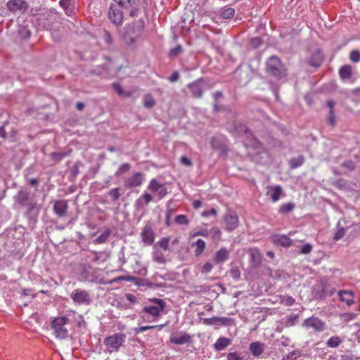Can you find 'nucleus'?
<instances>
[{"instance_id":"6ab92c4d","label":"nucleus","mask_w":360,"mask_h":360,"mask_svg":"<svg viewBox=\"0 0 360 360\" xmlns=\"http://www.w3.org/2000/svg\"><path fill=\"white\" fill-rule=\"evenodd\" d=\"M192 95L196 98H201L202 96L203 86L201 79H198L188 84Z\"/></svg>"},{"instance_id":"473e14b6","label":"nucleus","mask_w":360,"mask_h":360,"mask_svg":"<svg viewBox=\"0 0 360 360\" xmlns=\"http://www.w3.org/2000/svg\"><path fill=\"white\" fill-rule=\"evenodd\" d=\"M304 158L303 155H300L296 158H292L289 161L290 167L291 169H296L303 165Z\"/></svg>"},{"instance_id":"c756f323","label":"nucleus","mask_w":360,"mask_h":360,"mask_svg":"<svg viewBox=\"0 0 360 360\" xmlns=\"http://www.w3.org/2000/svg\"><path fill=\"white\" fill-rule=\"evenodd\" d=\"M60 5L64 8L67 15H71L74 13L75 7L71 3V0H60Z\"/></svg>"},{"instance_id":"1a4fd4ad","label":"nucleus","mask_w":360,"mask_h":360,"mask_svg":"<svg viewBox=\"0 0 360 360\" xmlns=\"http://www.w3.org/2000/svg\"><path fill=\"white\" fill-rule=\"evenodd\" d=\"M71 298L75 303L79 304L89 305L91 302V297L89 292L80 288L73 290Z\"/></svg>"},{"instance_id":"a878e982","label":"nucleus","mask_w":360,"mask_h":360,"mask_svg":"<svg viewBox=\"0 0 360 360\" xmlns=\"http://www.w3.org/2000/svg\"><path fill=\"white\" fill-rule=\"evenodd\" d=\"M231 341L229 338H219L217 340L214 345V347L217 351H222L229 345H230Z\"/></svg>"},{"instance_id":"4d7b16f0","label":"nucleus","mask_w":360,"mask_h":360,"mask_svg":"<svg viewBox=\"0 0 360 360\" xmlns=\"http://www.w3.org/2000/svg\"><path fill=\"white\" fill-rule=\"evenodd\" d=\"M181 51H182L181 46V45H178V46H176L174 49H172L169 51V56H176L179 54H180Z\"/></svg>"},{"instance_id":"3c124183","label":"nucleus","mask_w":360,"mask_h":360,"mask_svg":"<svg viewBox=\"0 0 360 360\" xmlns=\"http://www.w3.org/2000/svg\"><path fill=\"white\" fill-rule=\"evenodd\" d=\"M346 233V229L345 228H340L337 230L333 236L334 240H338L341 239Z\"/></svg>"},{"instance_id":"37998d69","label":"nucleus","mask_w":360,"mask_h":360,"mask_svg":"<svg viewBox=\"0 0 360 360\" xmlns=\"http://www.w3.org/2000/svg\"><path fill=\"white\" fill-rule=\"evenodd\" d=\"M341 342V340L340 339L339 337L338 336H333V337H331L330 338L328 341H327V345L329 347H338L340 343Z\"/></svg>"},{"instance_id":"6e6d98bb","label":"nucleus","mask_w":360,"mask_h":360,"mask_svg":"<svg viewBox=\"0 0 360 360\" xmlns=\"http://www.w3.org/2000/svg\"><path fill=\"white\" fill-rule=\"evenodd\" d=\"M198 236L207 238L208 237V232H207V231L206 229H200L197 230L196 231H195L192 234L193 237H195V236Z\"/></svg>"},{"instance_id":"423d86ee","label":"nucleus","mask_w":360,"mask_h":360,"mask_svg":"<svg viewBox=\"0 0 360 360\" xmlns=\"http://www.w3.org/2000/svg\"><path fill=\"white\" fill-rule=\"evenodd\" d=\"M150 302L153 303V304L146 305L143 308V312L155 317L159 316L166 307L165 302L162 299L154 298L150 300Z\"/></svg>"},{"instance_id":"bb28decb","label":"nucleus","mask_w":360,"mask_h":360,"mask_svg":"<svg viewBox=\"0 0 360 360\" xmlns=\"http://www.w3.org/2000/svg\"><path fill=\"white\" fill-rule=\"evenodd\" d=\"M273 242L276 245H280L283 247H289L292 245V240L286 236H280L273 238Z\"/></svg>"},{"instance_id":"603ef678","label":"nucleus","mask_w":360,"mask_h":360,"mask_svg":"<svg viewBox=\"0 0 360 360\" xmlns=\"http://www.w3.org/2000/svg\"><path fill=\"white\" fill-rule=\"evenodd\" d=\"M212 268H213L212 264L210 262H207L202 266L200 272L202 274H208V273L211 272V271L212 270Z\"/></svg>"},{"instance_id":"aec40b11","label":"nucleus","mask_w":360,"mask_h":360,"mask_svg":"<svg viewBox=\"0 0 360 360\" xmlns=\"http://www.w3.org/2000/svg\"><path fill=\"white\" fill-rule=\"evenodd\" d=\"M155 199L151 193L144 192L136 200L135 205L138 208H142L144 205H148L150 202Z\"/></svg>"},{"instance_id":"79ce46f5","label":"nucleus","mask_w":360,"mask_h":360,"mask_svg":"<svg viewBox=\"0 0 360 360\" xmlns=\"http://www.w3.org/2000/svg\"><path fill=\"white\" fill-rule=\"evenodd\" d=\"M250 141H251L250 143H248V142L245 143V146L247 148L251 147V148H254L256 149H260L262 148V143L260 141H259L258 140H257L256 139H255L254 137H252Z\"/></svg>"},{"instance_id":"f257e3e1","label":"nucleus","mask_w":360,"mask_h":360,"mask_svg":"<svg viewBox=\"0 0 360 360\" xmlns=\"http://www.w3.org/2000/svg\"><path fill=\"white\" fill-rule=\"evenodd\" d=\"M145 28L142 19L127 23L118 33L122 40L128 46H134L141 38Z\"/></svg>"},{"instance_id":"f3484780","label":"nucleus","mask_w":360,"mask_h":360,"mask_svg":"<svg viewBox=\"0 0 360 360\" xmlns=\"http://www.w3.org/2000/svg\"><path fill=\"white\" fill-rule=\"evenodd\" d=\"M191 336L186 333H172L169 338V341L174 345H184L191 341Z\"/></svg>"},{"instance_id":"6e6552de","label":"nucleus","mask_w":360,"mask_h":360,"mask_svg":"<svg viewBox=\"0 0 360 360\" xmlns=\"http://www.w3.org/2000/svg\"><path fill=\"white\" fill-rule=\"evenodd\" d=\"M302 326L307 330L312 328L315 333H321L326 329L325 322L314 316L304 319L302 323Z\"/></svg>"},{"instance_id":"2f4dec72","label":"nucleus","mask_w":360,"mask_h":360,"mask_svg":"<svg viewBox=\"0 0 360 360\" xmlns=\"http://www.w3.org/2000/svg\"><path fill=\"white\" fill-rule=\"evenodd\" d=\"M295 208V204L292 202H287L282 204L278 209V212L282 214H285L291 212Z\"/></svg>"},{"instance_id":"393cba45","label":"nucleus","mask_w":360,"mask_h":360,"mask_svg":"<svg viewBox=\"0 0 360 360\" xmlns=\"http://www.w3.org/2000/svg\"><path fill=\"white\" fill-rule=\"evenodd\" d=\"M191 246L195 248L194 250V254L196 257H199L204 252L206 248V243L202 239L199 238L196 240V242L193 243L191 244Z\"/></svg>"},{"instance_id":"774afa93","label":"nucleus","mask_w":360,"mask_h":360,"mask_svg":"<svg viewBox=\"0 0 360 360\" xmlns=\"http://www.w3.org/2000/svg\"><path fill=\"white\" fill-rule=\"evenodd\" d=\"M91 254L92 255L91 261L93 262L99 263L105 261V259H101V257L98 252H92Z\"/></svg>"},{"instance_id":"f8f14e48","label":"nucleus","mask_w":360,"mask_h":360,"mask_svg":"<svg viewBox=\"0 0 360 360\" xmlns=\"http://www.w3.org/2000/svg\"><path fill=\"white\" fill-rule=\"evenodd\" d=\"M6 6L9 11L16 13V12H22L26 11L28 4L24 0H10L7 2Z\"/></svg>"},{"instance_id":"cd10ccee","label":"nucleus","mask_w":360,"mask_h":360,"mask_svg":"<svg viewBox=\"0 0 360 360\" xmlns=\"http://www.w3.org/2000/svg\"><path fill=\"white\" fill-rule=\"evenodd\" d=\"M30 193L26 191H20L15 196V201L21 206H24L29 199Z\"/></svg>"},{"instance_id":"c9c22d12","label":"nucleus","mask_w":360,"mask_h":360,"mask_svg":"<svg viewBox=\"0 0 360 360\" xmlns=\"http://www.w3.org/2000/svg\"><path fill=\"white\" fill-rule=\"evenodd\" d=\"M210 233L212 240L218 242L221 240L222 233L218 227L213 226L210 229Z\"/></svg>"},{"instance_id":"9b49d317","label":"nucleus","mask_w":360,"mask_h":360,"mask_svg":"<svg viewBox=\"0 0 360 360\" xmlns=\"http://www.w3.org/2000/svg\"><path fill=\"white\" fill-rule=\"evenodd\" d=\"M228 129L235 136L245 135L248 138L252 137V134L249 131L247 127L241 123L230 125Z\"/></svg>"},{"instance_id":"5701e85b","label":"nucleus","mask_w":360,"mask_h":360,"mask_svg":"<svg viewBox=\"0 0 360 360\" xmlns=\"http://www.w3.org/2000/svg\"><path fill=\"white\" fill-rule=\"evenodd\" d=\"M338 296L340 300L345 302L348 306L354 303V293L351 290H340Z\"/></svg>"},{"instance_id":"e2e57ef3","label":"nucleus","mask_w":360,"mask_h":360,"mask_svg":"<svg viewBox=\"0 0 360 360\" xmlns=\"http://www.w3.org/2000/svg\"><path fill=\"white\" fill-rule=\"evenodd\" d=\"M328 123L331 126L335 125V115L334 110H329V115L328 117Z\"/></svg>"},{"instance_id":"7c9ffc66","label":"nucleus","mask_w":360,"mask_h":360,"mask_svg":"<svg viewBox=\"0 0 360 360\" xmlns=\"http://www.w3.org/2000/svg\"><path fill=\"white\" fill-rule=\"evenodd\" d=\"M153 259L154 262L160 264H165L167 262V259L164 254L158 250H156L153 252Z\"/></svg>"},{"instance_id":"4be33fe9","label":"nucleus","mask_w":360,"mask_h":360,"mask_svg":"<svg viewBox=\"0 0 360 360\" xmlns=\"http://www.w3.org/2000/svg\"><path fill=\"white\" fill-rule=\"evenodd\" d=\"M264 344L261 342H252L249 346L251 354L256 357L259 356L264 352Z\"/></svg>"},{"instance_id":"4468645a","label":"nucleus","mask_w":360,"mask_h":360,"mask_svg":"<svg viewBox=\"0 0 360 360\" xmlns=\"http://www.w3.org/2000/svg\"><path fill=\"white\" fill-rule=\"evenodd\" d=\"M68 208V201L65 200H58L54 201L53 210L59 217H65Z\"/></svg>"},{"instance_id":"a211bd4d","label":"nucleus","mask_w":360,"mask_h":360,"mask_svg":"<svg viewBox=\"0 0 360 360\" xmlns=\"http://www.w3.org/2000/svg\"><path fill=\"white\" fill-rule=\"evenodd\" d=\"M248 253L250 257V264L253 268L259 266L262 262V255L256 248H249Z\"/></svg>"},{"instance_id":"a18cd8bd","label":"nucleus","mask_w":360,"mask_h":360,"mask_svg":"<svg viewBox=\"0 0 360 360\" xmlns=\"http://www.w3.org/2000/svg\"><path fill=\"white\" fill-rule=\"evenodd\" d=\"M116 3H117L120 6L129 8L132 7L133 4L135 0H114Z\"/></svg>"},{"instance_id":"b1692460","label":"nucleus","mask_w":360,"mask_h":360,"mask_svg":"<svg viewBox=\"0 0 360 360\" xmlns=\"http://www.w3.org/2000/svg\"><path fill=\"white\" fill-rule=\"evenodd\" d=\"M229 257V251L224 248H220L214 255V262L219 264L226 261Z\"/></svg>"},{"instance_id":"e433bc0d","label":"nucleus","mask_w":360,"mask_h":360,"mask_svg":"<svg viewBox=\"0 0 360 360\" xmlns=\"http://www.w3.org/2000/svg\"><path fill=\"white\" fill-rule=\"evenodd\" d=\"M113 89L116 91L117 94L120 96L123 97H129L131 96V93L129 91H125L121 86V85L118 83H113L112 84Z\"/></svg>"},{"instance_id":"09e8293b","label":"nucleus","mask_w":360,"mask_h":360,"mask_svg":"<svg viewBox=\"0 0 360 360\" xmlns=\"http://www.w3.org/2000/svg\"><path fill=\"white\" fill-rule=\"evenodd\" d=\"M349 60L353 63L360 61V52L357 50H352L349 53Z\"/></svg>"},{"instance_id":"0eeeda50","label":"nucleus","mask_w":360,"mask_h":360,"mask_svg":"<svg viewBox=\"0 0 360 360\" xmlns=\"http://www.w3.org/2000/svg\"><path fill=\"white\" fill-rule=\"evenodd\" d=\"M224 229L227 232L236 230L239 226V219L237 213L233 210H229L223 216Z\"/></svg>"},{"instance_id":"a19ab883","label":"nucleus","mask_w":360,"mask_h":360,"mask_svg":"<svg viewBox=\"0 0 360 360\" xmlns=\"http://www.w3.org/2000/svg\"><path fill=\"white\" fill-rule=\"evenodd\" d=\"M295 302V299L289 295L283 296L281 298V303L287 307L293 305Z\"/></svg>"},{"instance_id":"58836bf2","label":"nucleus","mask_w":360,"mask_h":360,"mask_svg":"<svg viewBox=\"0 0 360 360\" xmlns=\"http://www.w3.org/2000/svg\"><path fill=\"white\" fill-rule=\"evenodd\" d=\"M170 238L169 237H164L158 240L157 245L164 250H169Z\"/></svg>"},{"instance_id":"13d9d810","label":"nucleus","mask_w":360,"mask_h":360,"mask_svg":"<svg viewBox=\"0 0 360 360\" xmlns=\"http://www.w3.org/2000/svg\"><path fill=\"white\" fill-rule=\"evenodd\" d=\"M298 314H293L288 317L287 325L292 326L295 324L298 319Z\"/></svg>"},{"instance_id":"7ed1b4c3","label":"nucleus","mask_w":360,"mask_h":360,"mask_svg":"<svg viewBox=\"0 0 360 360\" xmlns=\"http://www.w3.org/2000/svg\"><path fill=\"white\" fill-rule=\"evenodd\" d=\"M126 340V334L122 333H116L112 335L106 337L103 340V344L109 353L117 352L121 347L124 345Z\"/></svg>"},{"instance_id":"0e129e2a","label":"nucleus","mask_w":360,"mask_h":360,"mask_svg":"<svg viewBox=\"0 0 360 360\" xmlns=\"http://www.w3.org/2000/svg\"><path fill=\"white\" fill-rule=\"evenodd\" d=\"M311 250H312V246L310 244L307 243V244L304 245L301 248L300 252L301 254L306 255V254H309L311 251Z\"/></svg>"},{"instance_id":"4c0bfd02","label":"nucleus","mask_w":360,"mask_h":360,"mask_svg":"<svg viewBox=\"0 0 360 360\" xmlns=\"http://www.w3.org/2000/svg\"><path fill=\"white\" fill-rule=\"evenodd\" d=\"M235 15V10L233 8H226L221 13L224 19H231Z\"/></svg>"},{"instance_id":"9d476101","label":"nucleus","mask_w":360,"mask_h":360,"mask_svg":"<svg viewBox=\"0 0 360 360\" xmlns=\"http://www.w3.org/2000/svg\"><path fill=\"white\" fill-rule=\"evenodd\" d=\"M143 180L144 174L141 172H136L124 181V185L127 188H136L140 186Z\"/></svg>"},{"instance_id":"20e7f679","label":"nucleus","mask_w":360,"mask_h":360,"mask_svg":"<svg viewBox=\"0 0 360 360\" xmlns=\"http://www.w3.org/2000/svg\"><path fill=\"white\" fill-rule=\"evenodd\" d=\"M69 322L70 320L65 316H59L53 319L51 326L56 338L65 339L68 337V330L66 326Z\"/></svg>"},{"instance_id":"412c9836","label":"nucleus","mask_w":360,"mask_h":360,"mask_svg":"<svg viewBox=\"0 0 360 360\" xmlns=\"http://www.w3.org/2000/svg\"><path fill=\"white\" fill-rule=\"evenodd\" d=\"M269 191L267 195H270V198L272 202H276L279 200L281 195H282V187L280 185L276 186H267Z\"/></svg>"},{"instance_id":"8fccbe9b","label":"nucleus","mask_w":360,"mask_h":360,"mask_svg":"<svg viewBox=\"0 0 360 360\" xmlns=\"http://www.w3.org/2000/svg\"><path fill=\"white\" fill-rule=\"evenodd\" d=\"M135 278L132 276H120L116 278H114L110 283H112L115 282H118L120 281H134Z\"/></svg>"},{"instance_id":"5fc2aeb1","label":"nucleus","mask_w":360,"mask_h":360,"mask_svg":"<svg viewBox=\"0 0 360 360\" xmlns=\"http://www.w3.org/2000/svg\"><path fill=\"white\" fill-rule=\"evenodd\" d=\"M174 210L172 208H169L167 210L166 218H165V224L168 227L171 226L170 220H171V217H172V214H174Z\"/></svg>"},{"instance_id":"ddd939ff","label":"nucleus","mask_w":360,"mask_h":360,"mask_svg":"<svg viewBox=\"0 0 360 360\" xmlns=\"http://www.w3.org/2000/svg\"><path fill=\"white\" fill-rule=\"evenodd\" d=\"M323 58V52L320 49H317L310 54L307 60V64L312 67L319 68L322 64Z\"/></svg>"},{"instance_id":"f704fd0d","label":"nucleus","mask_w":360,"mask_h":360,"mask_svg":"<svg viewBox=\"0 0 360 360\" xmlns=\"http://www.w3.org/2000/svg\"><path fill=\"white\" fill-rule=\"evenodd\" d=\"M336 291L335 288L330 285V283H324L322 285V292L325 296H331Z\"/></svg>"},{"instance_id":"72a5a7b5","label":"nucleus","mask_w":360,"mask_h":360,"mask_svg":"<svg viewBox=\"0 0 360 360\" xmlns=\"http://www.w3.org/2000/svg\"><path fill=\"white\" fill-rule=\"evenodd\" d=\"M143 105L146 108H151L155 106V101L150 94H146L143 98Z\"/></svg>"},{"instance_id":"f03ea898","label":"nucleus","mask_w":360,"mask_h":360,"mask_svg":"<svg viewBox=\"0 0 360 360\" xmlns=\"http://www.w3.org/2000/svg\"><path fill=\"white\" fill-rule=\"evenodd\" d=\"M266 72L276 79H281L287 75V68L281 58L271 56L266 61Z\"/></svg>"},{"instance_id":"c03bdc74","label":"nucleus","mask_w":360,"mask_h":360,"mask_svg":"<svg viewBox=\"0 0 360 360\" xmlns=\"http://www.w3.org/2000/svg\"><path fill=\"white\" fill-rule=\"evenodd\" d=\"M108 195L111 198V199L113 201H117L121 195V194L120 193V188H115L110 190L108 193Z\"/></svg>"},{"instance_id":"39448f33","label":"nucleus","mask_w":360,"mask_h":360,"mask_svg":"<svg viewBox=\"0 0 360 360\" xmlns=\"http://www.w3.org/2000/svg\"><path fill=\"white\" fill-rule=\"evenodd\" d=\"M147 189L157 200L163 199L168 193L165 185L156 179H152L149 181Z\"/></svg>"},{"instance_id":"ea45409f","label":"nucleus","mask_w":360,"mask_h":360,"mask_svg":"<svg viewBox=\"0 0 360 360\" xmlns=\"http://www.w3.org/2000/svg\"><path fill=\"white\" fill-rule=\"evenodd\" d=\"M174 221L179 225H187L189 223V220L185 214L177 215L174 219Z\"/></svg>"},{"instance_id":"052dcab7","label":"nucleus","mask_w":360,"mask_h":360,"mask_svg":"<svg viewBox=\"0 0 360 360\" xmlns=\"http://www.w3.org/2000/svg\"><path fill=\"white\" fill-rule=\"evenodd\" d=\"M180 162L181 165L186 167H192L193 163L191 160L185 155H182L180 158Z\"/></svg>"},{"instance_id":"864d4df0","label":"nucleus","mask_w":360,"mask_h":360,"mask_svg":"<svg viewBox=\"0 0 360 360\" xmlns=\"http://www.w3.org/2000/svg\"><path fill=\"white\" fill-rule=\"evenodd\" d=\"M226 359L227 360H243V357L237 352L227 354Z\"/></svg>"},{"instance_id":"c85d7f7f","label":"nucleus","mask_w":360,"mask_h":360,"mask_svg":"<svg viewBox=\"0 0 360 360\" xmlns=\"http://www.w3.org/2000/svg\"><path fill=\"white\" fill-rule=\"evenodd\" d=\"M339 75L342 79H348L352 76V66L345 65L339 70Z\"/></svg>"},{"instance_id":"69168bd1","label":"nucleus","mask_w":360,"mask_h":360,"mask_svg":"<svg viewBox=\"0 0 360 360\" xmlns=\"http://www.w3.org/2000/svg\"><path fill=\"white\" fill-rule=\"evenodd\" d=\"M103 39L108 44H111L112 43V37L110 33L108 30L103 31Z\"/></svg>"},{"instance_id":"de8ad7c7","label":"nucleus","mask_w":360,"mask_h":360,"mask_svg":"<svg viewBox=\"0 0 360 360\" xmlns=\"http://www.w3.org/2000/svg\"><path fill=\"white\" fill-rule=\"evenodd\" d=\"M131 169V165L129 163H124V164H122L117 171L116 172V175L117 176H119L122 174H124V173H126L127 172L129 169Z\"/></svg>"},{"instance_id":"338daca9","label":"nucleus","mask_w":360,"mask_h":360,"mask_svg":"<svg viewBox=\"0 0 360 360\" xmlns=\"http://www.w3.org/2000/svg\"><path fill=\"white\" fill-rule=\"evenodd\" d=\"M217 214V210L215 208H212L210 210H205L201 213V215L204 217H207L210 215L216 216Z\"/></svg>"},{"instance_id":"49530a36","label":"nucleus","mask_w":360,"mask_h":360,"mask_svg":"<svg viewBox=\"0 0 360 360\" xmlns=\"http://www.w3.org/2000/svg\"><path fill=\"white\" fill-rule=\"evenodd\" d=\"M110 230L107 229L105 231L104 233H103L102 234H101L96 239V242L97 243H105L108 238H109L110 236Z\"/></svg>"},{"instance_id":"bf43d9fd","label":"nucleus","mask_w":360,"mask_h":360,"mask_svg":"<svg viewBox=\"0 0 360 360\" xmlns=\"http://www.w3.org/2000/svg\"><path fill=\"white\" fill-rule=\"evenodd\" d=\"M203 323H205L206 325H217L218 324L217 316L204 319Z\"/></svg>"},{"instance_id":"dca6fc26","label":"nucleus","mask_w":360,"mask_h":360,"mask_svg":"<svg viewBox=\"0 0 360 360\" xmlns=\"http://www.w3.org/2000/svg\"><path fill=\"white\" fill-rule=\"evenodd\" d=\"M108 16L112 22L115 25H120L123 20L122 12L115 5L110 7Z\"/></svg>"},{"instance_id":"680f3d73","label":"nucleus","mask_w":360,"mask_h":360,"mask_svg":"<svg viewBox=\"0 0 360 360\" xmlns=\"http://www.w3.org/2000/svg\"><path fill=\"white\" fill-rule=\"evenodd\" d=\"M230 275L233 278L238 279L240 276V271L237 267H234L231 269Z\"/></svg>"},{"instance_id":"2eb2a0df","label":"nucleus","mask_w":360,"mask_h":360,"mask_svg":"<svg viewBox=\"0 0 360 360\" xmlns=\"http://www.w3.org/2000/svg\"><path fill=\"white\" fill-rule=\"evenodd\" d=\"M141 237L143 243L147 245H152L155 240L154 231L149 226H146L143 228Z\"/></svg>"}]
</instances>
